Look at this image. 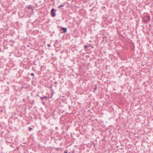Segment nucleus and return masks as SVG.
Segmentation results:
<instances>
[{
	"label": "nucleus",
	"instance_id": "obj_1",
	"mask_svg": "<svg viewBox=\"0 0 153 153\" xmlns=\"http://www.w3.org/2000/svg\"><path fill=\"white\" fill-rule=\"evenodd\" d=\"M150 19V16H145L143 19V22L148 23L149 22Z\"/></svg>",
	"mask_w": 153,
	"mask_h": 153
},
{
	"label": "nucleus",
	"instance_id": "obj_2",
	"mask_svg": "<svg viewBox=\"0 0 153 153\" xmlns=\"http://www.w3.org/2000/svg\"><path fill=\"white\" fill-rule=\"evenodd\" d=\"M39 97L40 98V99L42 101V103L44 105L45 103V102H44L43 101L45 99H47L48 98H50V97H48L46 96H44L43 97Z\"/></svg>",
	"mask_w": 153,
	"mask_h": 153
},
{
	"label": "nucleus",
	"instance_id": "obj_3",
	"mask_svg": "<svg viewBox=\"0 0 153 153\" xmlns=\"http://www.w3.org/2000/svg\"><path fill=\"white\" fill-rule=\"evenodd\" d=\"M55 10L54 8H53L52 9L51 11V14H52L51 16L53 17H54L56 15V14L55 13Z\"/></svg>",
	"mask_w": 153,
	"mask_h": 153
},
{
	"label": "nucleus",
	"instance_id": "obj_4",
	"mask_svg": "<svg viewBox=\"0 0 153 153\" xmlns=\"http://www.w3.org/2000/svg\"><path fill=\"white\" fill-rule=\"evenodd\" d=\"M61 30H63V33H66L67 31V29L66 28L64 27H62L61 28Z\"/></svg>",
	"mask_w": 153,
	"mask_h": 153
},
{
	"label": "nucleus",
	"instance_id": "obj_5",
	"mask_svg": "<svg viewBox=\"0 0 153 153\" xmlns=\"http://www.w3.org/2000/svg\"><path fill=\"white\" fill-rule=\"evenodd\" d=\"M27 8L28 9H31L32 8V6L31 5H29L27 6Z\"/></svg>",
	"mask_w": 153,
	"mask_h": 153
},
{
	"label": "nucleus",
	"instance_id": "obj_6",
	"mask_svg": "<svg viewBox=\"0 0 153 153\" xmlns=\"http://www.w3.org/2000/svg\"><path fill=\"white\" fill-rule=\"evenodd\" d=\"M65 6L64 4H62L58 6V8H60L61 7H63Z\"/></svg>",
	"mask_w": 153,
	"mask_h": 153
},
{
	"label": "nucleus",
	"instance_id": "obj_7",
	"mask_svg": "<svg viewBox=\"0 0 153 153\" xmlns=\"http://www.w3.org/2000/svg\"><path fill=\"white\" fill-rule=\"evenodd\" d=\"M84 47L85 48H88V46L87 45H85L84 46Z\"/></svg>",
	"mask_w": 153,
	"mask_h": 153
},
{
	"label": "nucleus",
	"instance_id": "obj_8",
	"mask_svg": "<svg viewBox=\"0 0 153 153\" xmlns=\"http://www.w3.org/2000/svg\"><path fill=\"white\" fill-rule=\"evenodd\" d=\"M97 88V84H96L95 85V88H94V90L95 91L96 90Z\"/></svg>",
	"mask_w": 153,
	"mask_h": 153
},
{
	"label": "nucleus",
	"instance_id": "obj_9",
	"mask_svg": "<svg viewBox=\"0 0 153 153\" xmlns=\"http://www.w3.org/2000/svg\"><path fill=\"white\" fill-rule=\"evenodd\" d=\"M29 129L30 130H33V129L31 127H29Z\"/></svg>",
	"mask_w": 153,
	"mask_h": 153
},
{
	"label": "nucleus",
	"instance_id": "obj_10",
	"mask_svg": "<svg viewBox=\"0 0 153 153\" xmlns=\"http://www.w3.org/2000/svg\"><path fill=\"white\" fill-rule=\"evenodd\" d=\"M31 75L32 76H33L34 75V74L33 73H31Z\"/></svg>",
	"mask_w": 153,
	"mask_h": 153
},
{
	"label": "nucleus",
	"instance_id": "obj_11",
	"mask_svg": "<svg viewBox=\"0 0 153 153\" xmlns=\"http://www.w3.org/2000/svg\"><path fill=\"white\" fill-rule=\"evenodd\" d=\"M48 46L50 47L51 46V45L49 44H48Z\"/></svg>",
	"mask_w": 153,
	"mask_h": 153
},
{
	"label": "nucleus",
	"instance_id": "obj_12",
	"mask_svg": "<svg viewBox=\"0 0 153 153\" xmlns=\"http://www.w3.org/2000/svg\"><path fill=\"white\" fill-rule=\"evenodd\" d=\"M68 152L67 151H65L64 152V153H67Z\"/></svg>",
	"mask_w": 153,
	"mask_h": 153
},
{
	"label": "nucleus",
	"instance_id": "obj_13",
	"mask_svg": "<svg viewBox=\"0 0 153 153\" xmlns=\"http://www.w3.org/2000/svg\"><path fill=\"white\" fill-rule=\"evenodd\" d=\"M37 95V96H38V97H40V96H39V94H37V95Z\"/></svg>",
	"mask_w": 153,
	"mask_h": 153
},
{
	"label": "nucleus",
	"instance_id": "obj_14",
	"mask_svg": "<svg viewBox=\"0 0 153 153\" xmlns=\"http://www.w3.org/2000/svg\"><path fill=\"white\" fill-rule=\"evenodd\" d=\"M55 83L56 84L57 83V82H55Z\"/></svg>",
	"mask_w": 153,
	"mask_h": 153
}]
</instances>
